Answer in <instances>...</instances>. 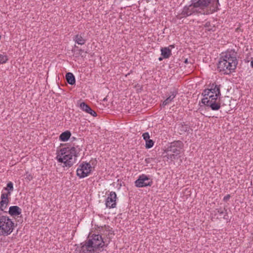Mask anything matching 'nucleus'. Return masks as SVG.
Here are the masks:
<instances>
[{
    "instance_id": "6ab92c4d",
    "label": "nucleus",
    "mask_w": 253,
    "mask_h": 253,
    "mask_svg": "<svg viewBox=\"0 0 253 253\" xmlns=\"http://www.w3.org/2000/svg\"><path fill=\"white\" fill-rule=\"evenodd\" d=\"M8 60L7 56L5 54H0V64L5 63Z\"/></svg>"
},
{
    "instance_id": "f03ea898",
    "label": "nucleus",
    "mask_w": 253,
    "mask_h": 253,
    "mask_svg": "<svg viewBox=\"0 0 253 253\" xmlns=\"http://www.w3.org/2000/svg\"><path fill=\"white\" fill-rule=\"evenodd\" d=\"M204 98L201 102L208 107H210L212 110L216 111L220 108V103L217 102L218 97L221 96L220 85L212 84L209 85V88L204 90L202 93Z\"/></svg>"
},
{
    "instance_id": "6e6552de",
    "label": "nucleus",
    "mask_w": 253,
    "mask_h": 253,
    "mask_svg": "<svg viewBox=\"0 0 253 253\" xmlns=\"http://www.w3.org/2000/svg\"><path fill=\"white\" fill-rule=\"evenodd\" d=\"M152 183V180L149 176L144 174L139 175L138 178L134 182L135 186L137 187L150 186Z\"/></svg>"
},
{
    "instance_id": "bb28decb",
    "label": "nucleus",
    "mask_w": 253,
    "mask_h": 253,
    "mask_svg": "<svg viewBox=\"0 0 253 253\" xmlns=\"http://www.w3.org/2000/svg\"><path fill=\"white\" fill-rule=\"evenodd\" d=\"M164 59V58H163V56L162 57H160L159 58L158 60L160 61H161L163 60V59Z\"/></svg>"
},
{
    "instance_id": "7ed1b4c3",
    "label": "nucleus",
    "mask_w": 253,
    "mask_h": 253,
    "mask_svg": "<svg viewBox=\"0 0 253 253\" xmlns=\"http://www.w3.org/2000/svg\"><path fill=\"white\" fill-rule=\"evenodd\" d=\"M104 245L102 236L93 234L87 241L76 247L75 253H99Z\"/></svg>"
},
{
    "instance_id": "423d86ee",
    "label": "nucleus",
    "mask_w": 253,
    "mask_h": 253,
    "mask_svg": "<svg viewBox=\"0 0 253 253\" xmlns=\"http://www.w3.org/2000/svg\"><path fill=\"white\" fill-rule=\"evenodd\" d=\"M92 167L89 163L82 162L77 169V175L80 178L87 176L91 173Z\"/></svg>"
},
{
    "instance_id": "20e7f679",
    "label": "nucleus",
    "mask_w": 253,
    "mask_h": 253,
    "mask_svg": "<svg viewBox=\"0 0 253 253\" xmlns=\"http://www.w3.org/2000/svg\"><path fill=\"white\" fill-rule=\"evenodd\" d=\"M237 64V53L234 50H228L222 53L217 68L220 72L228 75L235 70Z\"/></svg>"
},
{
    "instance_id": "f8f14e48",
    "label": "nucleus",
    "mask_w": 253,
    "mask_h": 253,
    "mask_svg": "<svg viewBox=\"0 0 253 253\" xmlns=\"http://www.w3.org/2000/svg\"><path fill=\"white\" fill-rule=\"evenodd\" d=\"M80 108L83 111L86 113L89 114L93 117H96V113L91 109V108L85 102H83L80 103Z\"/></svg>"
},
{
    "instance_id": "dca6fc26",
    "label": "nucleus",
    "mask_w": 253,
    "mask_h": 253,
    "mask_svg": "<svg viewBox=\"0 0 253 253\" xmlns=\"http://www.w3.org/2000/svg\"><path fill=\"white\" fill-rule=\"evenodd\" d=\"M66 79L68 84L71 85L75 84L76 81L74 75L70 72L67 73L66 75Z\"/></svg>"
},
{
    "instance_id": "aec40b11",
    "label": "nucleus",
    "mask_w": 253,
    "mask_h": 253,
    "mask_svg": "<svg viewBox=\"0 0 253 253\" xmlns=\"http://www.w3.org/2000/svg\"><path fill=\"white\" fill-rule=\"evenodd\" d=\"M145 147L147 149L151 148L154 145V141L151 139H148V140L145 141Z\"/></svg>"
},
{
    "instance_id": "412c9836",
    "label": "nucleus",
    "mask_w": 253,
    "mask_h": 253,
    "mask_svg": "<svg viewBox=\"0 0 253 253\" xmlns=\"http://www.w3.org/2000/svg\"><path fill=\"white\" fill-rule=\"evenodd\" d=\"M217 212L218 213H219L221 215H224V218L226 219V218L225 216V214H226L227 212H226V210H225V208H224V209H221V208L218 209L217 210Z\"/></svg>"
},
{
    "instance_id": "a878e982",
    "label": "nucleus",
    "mask_w": 253,
    "mask_h": 253,
    "mask_svg": "<svg viewBox=\"0 0 253 253\" xmlns=\"http://www.w3.org/2000/svg\"><path fill=\"white\" fill-rule=\"evenodd\" d=\"M251 66L252 68H253V58L252 59V60L251 62Z\"/></svg>"
},
{
    "instance_id": "4468645a",
    "label": "nucleus",
    "mask_w": 253,
    "mask_h": 253,
    "mask_svg": "<svg viewBox=\"0 0 253 253\" xmlns=\"http://www.w3.org/2000/svg\"><path fill=\"white\" fill-rule=\"evenodd\" d=\"M169 96L163 102V106H166L171 102L177 94V91L173 90L170 91Z\"/></svg>"
},
{
    "instance_id": "9b49d317",
    "label": "nucleus",
    "mask_w": 253,
    "mask_h": 253,
    "mask_svg": "<svg viewBox=\"0 0 253 253\" xmlns=\"http://www.w3.org/2000/svg\"><path fill=\"white\" fill-rule=\"evenodd\" d=\"M10 192L2 193L0 196V210L4 211L9 203L8 197L10 196Z\"/></svg>"
},
{
    "instance_id": "1a4fd4ad",
    "label": "nucleus",
    "mask_w": 253,
    "mask_h": 253,
    "mask_svg": "<svg viewBox=\"0 0 253 253\" xmlns=\"http://www.w3.org/2000/svg\"><path fill=\"white\" fill-rule=\"evenodd\" d=\"M192 14L199 15L200 14L199 13L198 9L194 6L193 1H191V3L190 5L183 7L181 12V15L183 17H186Z\"/></svg>"
},
{
    "instance_id": "a211bd4d",
    "label": "nucleus",
    "mask_w": 253,
    "mask_h": 253,
    "mask_svg": "<svg viewBox=\"0 0 253 253\" xmlns=\"http://www.w3.org/2000/svg\"><path fill=\"white\" fill-rule=\"evenodd\" d=\"M71 135V134L70 131H66L60 134L59 138L62 141H66L69 139Z\"/></svg>"
},
{
    "instance_id": "f3484780",
    "label": "nucleus",
    "mask_w": 253,
    "mask_h": 253,
    "mask_svg": "<svg viewBox=\"0 0 253 253\" xmlns=\"http://www.w3.org/2000/svg\"><path fill=\"white\" fill-rule=\"evenodd\" d=\"M75 42L80 45H83L85 42V40L83 38L81 35L78 34L74 38Z\"/></svg>"
},
{
    "instance_id": "0eeeda50",
    "label": "nucleus",
    "mask_w": 253,
    "mask_h": 253,
    "mask_svg": "<svg viewBox=\"0 0 253 253\" xmlns=\"http://www.w3.org/2000/svg\"><path fill=\"white\" fill-rule=\"evenodd\" d=\"M182 147L183 143L181 141H178L171 143L168 149V152L172 153V154H169V158L175 159V156H176L180 153Z\"/></svg>"
},
{
    "instance_id": "f257e3e1",
    "label": "nucleus",
    "mask_w": 253,
    "mask_h": 253,
    "mask_svg": "<svg viewBox=\"0 0 253 253\" xmlns=\"http://www.w3.org/2000/svg\"><path fill=\"white\" fill-rule=\"evenodd\" d=\"M82 150V146L79 145L63 148L57 154L55 159L63 168H69L76 162L77 158Z\"/></svg>"
},
{
    "instance_id": "5701e85b",
    "label": "nucleus",
    "mask_w": 253,
    "mask_h": 253,
    "mask_svg": "<svg viewBox=\"0 0 253 253\" xmlns=\"http://www.w3.org/2000/svg\"><path fill=\"white\" fill-rule=\"evenodd\" d=\"M142 137L145 141L148 140L150 138V135L148 132H145L142 134Z\"/></svg>"
},
{
    "instance_id": "ddd939ff",
    "label": "nucleus",
    "mask_w": 253,
    "mask_h": 253,
    "mask_svg": "<svg viewBox=\"0 0 253 253\" xmlns=\"http://www.w3.org/2000/svg\"><path fill=\"white\" fill-rule=\"evenodd\" d=\"M8 213L12 216H18L21 214L22 209L17 206H11L9 208Z\"/></svg>"
},
{
    "instance_id": "393cba45",
    "label": "nucleus",
    "mask_w": 253,
    "mask_h": 253,
    "mask_svg": "<svg viewBox=\"0 0 253 253\" xmlns=\"http://www.w3.org/2000/svg\"><path fill=\"white\" fill-rule=\"evenodd\" d=\"M230 198V195L229 194H228V195H226L223 198V201H225V202H226V201H227L228 200H229Z\"/></svg>"
},
{
    "instance_id": "2eb2a0df",
    "label": "nucleus",
    "mask_w": 253,
    "mask_h": 253,
    "mask_svg": "<svg viewBox=\"0 0 253 253\" xmlns=\"http://www.w3.org/2000/svg\"><path fill=\"white\" fill-rule=\"evenodd\" d=\"M161 52V55L165 59L169 58L171 55V49L168 47H162Z\"/></svg>"
},
{
    "instance_id": "b1692460",
    "label": "nucleus",
    "mask_w": 253,
    "mask_h": 253,
    "mask_svg": "<svg viewBox=\"0 0 253 253\" xmlns=\"http://www.w3.org/2000/svg\"><path fill=\"white\" fill-rule=\"evenodd\" d=\"M210 26V22H206V24H205V25H204V26H205V27L208 28L207 30H208V31H210V30H211V28H209Z\"/></svg>"
},
{
    "instance_id": "cd10ccee",
    "label": "nucleus",
    "mask_w": 253,
    "mask_h": 253,
    "mask_svg": "<svg viewBox=\"0 0 253 253\" xmlns=\"http://www.w3.org/2000/svg\"><path fill=\"white\" fill-rule=\"evenodd\" d=\"M185 62V63H188V59H185V62Z\"/></svg>"
},
{
    "instance_id": "9d476101",
    "label": "nucleus",
    "mask_w": 253,
    "mask_h": 253,
    "mask_svg": "<svg viewBox=\"0 0 253 253\" xmlns=\"http://www.w3.org/2000/svg\"><path fill=\"white\" fill-rule=\"evenodd\" d=\"M117 195L115 192L111 191L108 194L105 201V205L108 209H113L116 207Z\"/></svg>"
},
{
    "instance_id": "39448f33",
    "label": "nucleus",
    "mask_w": 253,
    "mask_h": 253,
    "mask_svg": "<svg viewBox=\"0 0 253 253\" xmlns=\"http://www.w3.org/2000/svg\"><path fill=\"white\" fill-rule=\"evenodd\" d=\"M194 6L203 15H209L218 10V0H192Z\"/></svg>"
},
{
    "instance_id": "4be33fe9",
    "label": "nucleus",
    "mask_w": 253,
    "mask_h": 253,
    "mask_svg": "<svg viewBox=\"0 0 253 253\" xmlns=\"http://www.w3.org/2000/svg\"><path fill=\"white\" fill-rule=\"evenodd\" d=\"M13 183L11 182H9L7 184V187L4 188V190H8V189L10 190L9 192H11L13 190Z\"/></svg>"
}]
</instances>
